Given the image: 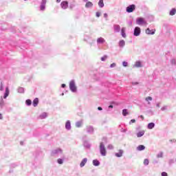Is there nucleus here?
<instances>
[{
  "mask_svg": "<svg viewBox=\"0 0 176 176\" xmlns=\"http://www.w3.org/2000/svg\"><path fill=\"white\" fill-rule=\"evenodd\" d=\"M118 45L120 47H124V46L126 45V42L124 41V40H121L120 41Z\"/></svg>",
  "mask_w": 176,
  "mask_h": 176,
  "instance_id": "28",
  "label": "nucleus"
},
{
  "mask_svg": "<svg viewBox=\"0 0 176 176\" xmlns=\"http://www.w3.org/2000/svg\"><path fill=\"white\" fill-rule=\"evenodd\" d=\"M99 151L101 156H107V148L102 142L100 143Z\"/></svg>",
  "mask_w": 176,
  "mask_h": 176,
  "instance_id": "1",
  "label": "nucleus"
},
{
  "mask_svg": "<svg viewBox=\"0 0 176 176\" xmlns=\"http://www.w3.org/2000/svg\"><path fill=\"white\" fill-rule=\"evenodd\" d=\"M176 13V9L175 8H173L170 12H169V14L170 16H174Z\"/></svg>",
  "mask_w": 176,
  "mask_h": 176,
  "instance_id": "30",
  "label": "nucleus"
},
{
  "mask_svg": "<svg viewBox=\"0 0 176 176\" xmlns=\"http://www.w3.org/2000/svg\"><path fill=\"white\" fill-rule=\"evenodd\" d=\"M167 108H168V106H164L161 108V111H167Z\"/></svg>",
  "mask_w": 176,
  "mask_h": 176,
  "instance_id": "40",
  "label": "nucleus"
},
{
  "mask_svg": "<svg viewBox=\"0 0 176 176\" xmlns=\"http://www.w3.org/2000/svg\"><path fill=\"white\" fill-rule=\"evenodd\" d=\"M47 2V0H42L40 6V10L43 12L45 9H46V3Z\"/></svg>",
  "mask_w": 176,
  "mask_h": 176,
  "instance_id": "8",
  "label": "nucleus"
},
{
  "mask_svg": "<svg viewBox=\"0 0 176 176\" xmlns=\"http://www.w3.org/2000/svg\"><path fill=\"white\" fill-rule=\"evenodd\" d=\"M86 163H87V158H84L80 164V167H85Z\"/></svg>",
  "mask_w": 176,
  "mask_h": 176,
  "instance_id": "17",
  "label": "nucleus"
},
{
  "mask_svg": "<svg viewBox=\"0 0 176 176\" xmlns=\"http://www.w3.org/2000/svg\"><path fill=\"white\" fill-rule=\"evenodd\" d=\"M92 164L94 166H95L96 167H97V166H100V161H98V160H94L92 161Z\"/></svg>",
  "mask_w": 176,
  "mask_h": 176,
  "instance_id": "24",
  "label": "nucleus"
},
{
  "mask_svg": "<svg viewBox=\"0 0 176 176\" xmlns=\"http://www.w3.org/2000/svg\"><path fill=\"white\" fill-rule=\"evenodd\" d=\"M96 17H100V16H101V12H97L96 13Z\"/></svg>",
  "mask_w": 176,
  "mask_h": 176,
  "instance_id": "46",
  "label": "nucleus"
},
{
  "mask_svg": "<svg viewBox=\"0 0 176 176\" xmlns=\"http://www.w3.org/2000/svg\"><path fill=\"white\" fill-rule=\"evenodd\" d=\"M169 141H170V142H174V143L176 142V140L175 139H172V140H170Z\"/></svg>",
  "mask_w": 176,
  "mask_h": 176,
  "instance_id": "49",
  "label": "nucleus"
},
{
  "mask_svg": "<svg viewBox=\"0 0 176 176\" xmlns=\"http://www.w3.org/2000/svg\"><path fill=\"white\" fill-rule=\"evenodd\" d=\"M18 93H24V88L20 87L18 88Z\"/></svg>",
  "mask_w": 176,
  "mask_h": 176,
  "instance_id": "36",
  "label": "nucleus"
},
{
  "mask_svg": "<svg viewBox=\"0 0 176 176\" xmlns=\"http://www.w3.org/2000/svg\"><path fill=\"white\" fill-rule=\"evenodd\" d=\"M56 2H57L58 3H60V2H61V0H56Z\"/></svg>",
  "mask_w": 176,
  "mask_h": 176,
  "instance_id": "60",
  "label": "nucleus"
},
{
  "mask_svg": "<svg viewBox=\"0 0 176 176\" xmlns=\"http://www.w3.org/2000/svg\"><path fill=\"white\" fill-rule=\"evenodd\" d=\"M85 130L88 134H94V127H93V126H87Z\"/></svg>",
  "mask_w": 176,
  "mask_h": 176,
  "instance_id": "5",
  "label": "nucleus"
},
{
  "mask_svg": "<svg viewBox=\"0 0 176 176\" xmlns=\"http://www.w3.org/2000/svg\"><path fill=\"white\" fill-rule=\"evenodd\" d=\"M84 1V2H87V1H89V0H83Z\"/></svg>",
  "mask_w": 176,
  "mask_h": 176,
  "instance_id": "62",
  "label": "nucleus"
},
{
  "mask_svg": "<svg viewBox=\"0 0 176 176\" xmlns=\"http://www.w3.org/2000/svg\"><path fill=\"white\" fill-rule=\"evenodd\" d=\"M0 91H3V84H2V82L0 84Z\"/></svg>",
  "mask_w": 176,
  "mask_h": 176,
  "instance_id": "39",
  "label": "nucleus"
},
{
  "mask_svg": "<svg viewBox=\"0 0 176 176\" xmlns=\"http://www.w3.org/2000/svg\"><path fill=\"white\" fill-rule=\"evenodd\" d=\"M155 128V123L154 122H150L148 124L147 129L148 130H152V129Z\"/></svg>",
  "mask_w": 176,
  "mask_h": 176,
  "instance_id": "21",
  "label": "nucleus"
},
{
  "mask_svg": "<svg viewBox=\"0 0 176 176\" xmlns=\"http://www.w3.org/2000/svg\"><path fill=\"white\" fill-rule=\"evenodd\" d=\"M146 101H152V97L148 96L147 98H146Z\"/></svg>",
  "mask_w": 176,
  "mask_h": 176,
  "instance_id": "43",
  "label": "nucleus"
},
{
  "mask_svg": "<svg viewBox=\"0 0 176 176\" xmlns=\"http://www.w3.org/2000/svg\"><path fill=\"white\" fill-rule=\"evenodd\" d=\"M9 87H6V92L4 94V96H3V98H8V97H9Z\"/></svg>",
  "mask_w": 176,
  "mask_h": 176,
  "instance_id": "20",
  "label": "nucleus"
},
{
  "mask_svg": "<svg viewBox=\"0 0 176 176\" xmlns=\"http://www.w3.org/2000/svg\"><path fill=\"white\" fill-rule=\"evenodd\" d=\"M83 145L86 149H90V148H91V144H90V143H89L87 141H85L83 142Z\"/></svg>",
  "mask_w": 176,
  "mask_h": 176,
  "instance_id": "16",
  "label": "nucleus"
},
{
  "mask_svg": "<svg viewBox=\"0 0 176 176\" xmlns=\"http://www.w3.org/2000/svg\"><path fill=\"white\" fill-rule=\"evenodd\" d=\"M57 163H58V164H63L64 163V160H63V159H61V158H58V159L57 160Z\"/></svg>",
  "mask_w": 176,
  "mask_h": 176,
  "instance_id": "34",
  "label": "nucleus"
},
{
  "mask_svg": "<svg viewBox=\"0 0 176 176\" xmlns=\"http://www.w3.org/2000/svg\"><path fill=\"white\" fill-rule=\"evenodd\" d=\"M59 155H63V149L60 148H55L51 152V156H59Z\"/></svg>",
  "mask_w": 176,
  "mask_h": 176,
  "instance_id": "2",
  "label": "nucleus"
},
{
  "mask_svg": "<svg viewBox=\"0 0 176 176\" xmlns=\"http://www.w3.org/2000/svg\"><path fill=\"white\" fill-rule=\"evenodd\" d=\"M156 107H157V108H160V103H157V104H156Z\"/></svg>",
  "mask_w": 176,
  "mask_h": 176,
  "instance_id": "54",
  "label": "nucleus"
},
{
  "mask_svg": "<svg viewBox=\"0 0 176 176\" xmlns=\"http://www.w3.org/2000/svg\"><path fill=\"white\" fill-rule=\"evenodd\" d=\"M123 150H119L118 153H115V156H116V157H122V156H123Z\"/></svg>",
  "mask_w": 176,
  "mask_h": 176,
  "instance_id": "18",
  "label": "nucleus"
},
{
  "mask_svg": "<svg viewBox=\"0 0 176 176\" xmlns=\"http://www.w3.org/2000/svg\"><path fill=\"white\" fill-rule=\"evenodd\" d=\"M161 175H162V176H168V175L167 173H166V172H162V173H161Z\"/></svg>",
  "mask_w": 176,
  "mask_h": 176,
  "instance_id": "45",
  "label": "nucleus"
},
{
  "mask_svg": "<svg viewBox=\"0 0 176 176\" xmlns=\"http://www.w3.org/2000/svg\"><path fill=\"white\" fill-rule=\"evenodd\" d=\"M98 111H102V107H98Z\"/></svg>",
  "mask_w": 176,
  "mask_h": 176,
  "instance_id": "53",
  "label": "nucleus"
},
{
  "mask_svg": "<svg viewBox=\"0 0 176 176\" xmlns=\"http://www.w3.org/2000/svg\"><path fill=\"white\" fill-rule=\"evenodd\" d=\"M133 68H142V63L141 61H136L133 65Z\"/></svg>",
  "mask_w": 176,
  "mask_h": 176,
  "instance_id": "9",
  "label": "nucleus"
},
{
  "mask_svg": "<svg viewBox=\"0 0 176 176\" xmlns=\"http://www.w3.org/2000/svg\"><path fill=\"white\" fill-rule=\"evenodd\" d=\"M5 107V100H3V98L1 96L0 98V109H3V107Z\"/></svg>",
  "mask_w": 176,
  "mask_h": 176,
  "instance_id": "13",
  "label": "nucleus"
},
{
  "mask_svg": "<svg viewBox=\"0 0 176 176\" xmlns=\"http://www.w3.org/2000/svg\"><path fill=\"white\" fill-rule=\"evenodd\" d=\"M141 119H142V120H144V116H140Z\"/></svg>",
  "mask_w": 176,
  "mask_h": 176,
  "instance_id": "61",
  "label": "nucleus"
},
{
  "mask_svg": "<svg viewBox=\"0 0 176 176\" xmlns=\"http://www.w3.org/2000/svg\"><path fill=\"white\" fill-rule=\"evenodd\" d=\"M122 115L123 116H127V115H129V112L127 111V109H124L122 110Z\"/></svg>",
  "mask_w": 176,
  "mask_h": 176,
  "instance_id": "32",
  "label": "nucleus"
},
{
  "mask_svg": "<svg viewBox=\"0 0 176 176\" xmlns=\"http://www.w3.org/2000/svg\"><path fill=\"white\" fill-rule=\"evenodd\" d=\"M136 23L138 25H142V24H146L145 19L142 17H139L136 19Z\"/></svg>",
  "mask_w": 176,
  "mask_h": 176,
  "instance_id": "6",
  "label": "nucleus"
},
{
  "mask_svg": "<svg viewBox=\"0 0 176 176\" xmlns=\"http://www.w3.org/2000/svg\"><path fill=\"white\" fill-rule=\"evenodd\" d=\"M121 35L122 38H126V28H122L121 29Z\"/></svg>",
  "mask_w": 176,
  "mask_h": 176,
  "instance_id": "23",
  "label": "nucleus"
},
{
  "mask_svg": "<svg viewBox=\"0 0 176 176\" xmlns=\"http://www.w3.org/2000/svg\"><path fill=\"white\" fill-rule=\"evenodd\" d=\"M108 58V56L104 55L103 57L100 58L101 61H105Z\"/></svg>",
  "mask_w": 176,
  "mask_h": 176,
  "instance_id": "38",
  "label": "nucleus"
},
{
  "mask_svg": "<svg viewBox=\"0 0 176 176\" xmlns=\"http://www.w3.org/2000/svg\"><path fill=\"white\" fill-rule=\"evenodd\" d=\"M134 10H135V4L129 5L126 8V12L127 13H133V12H134Z\"/></svg>",
  "mask_w": 176,
  "mask_h": 176,
  "instance_id": "4",
  "label": "nucleus"
},
{
  "mask_svg": "<svg viewBox=\"0 0 176 176\" xmlns=\"http://www.w3.org/2000/svg\"><path fill=\"white\" fill-rule=\"evenodd\" d=\"M148 104H151V102H148Z\"/></svg>",
  "mask_w": 176,
  "mask_h": 176,
  "instance_id": "64",
  "label": "nucleus"
},
{
  "mask_svg": "<svg viewBox=\"0 0 176 176\" xmlns=\"http://www.w3.org/2000/svg\"><path fill=\"white\" fill-rule=\"evenodd\" d=\"M128 24H129V25H133V21H129V22H128Z\"/></svg>",
  "mask_w": 176,
  "mask_h": 176,
  "instance_id": "48",
  "label": "nucleus"
},
{
  "mask_svg": "<svg viewBox=\"0 0 176 176\" xmlns=\"http://www.w3.org/2000/svg\"><path fill=\"white\" fill-rule=\"evenodd\" d=\"M20 145H24V142H20Z\"/></svg>",
  "mask_w": 176,
  "mask_h": 176,
  "instance_id": "57",
  "label": "nucleus"
},
{
  "mask_svg": "<svg viewBox=\"0 0 176 176\" xmlns=\"http://www.w3.org/2000/svg\"><path fill=\"white\" fill-rule=\"evenodd\" d=\"M62 96H64V93H62Z\"/></svg>",
  "mask_w": 176,
  "mask_h": 176,
  "instance_id": "63",
  "label": "nucleus"
},
{
  "mask_svg": "<svg viewBox=\"0 0 176 176\" xmlns=\"http://www.w3.org/2000/svg\"><path fill=\"white\" fill-rule=\"evenodd\" d=\"M131 123H135V120L134 119L131 120V121L129 122V124H131Z\"/></svg>",
  "mask_w": 176,
  "mask_h": 176,
  "instance_id": "47",
  "label": "nucleus"
},
{
  "mask_svg": "<svg viewBox=\"0 0 176 176\" xmlns=\"http://www.w3.org/2000/svg\"><path fill=\"white\" fill-rule=\"evenodd\" d=\"M171 63L173 64L174 65H175V59H173L171 60Z\"/></svg>",
  "mask_w": 176,
  "mask_h": 176,
  "instance_id": "51",
  "label": "nucleus"
},
{
  "mask_svg": "<svg viewBox=\"0 0 176 176\" xmlns=\"http://www.w3.org/2000/svg\"><path fill=\"white\" fill-rule=\"evenodd\" d=\"M171 163H174V160H169V164H171Z\"/></svg>",
  "mask_w": 176,
  "mask_h": 176,
  "instance_id": "52",
  "label": "nucleus"
},
{
  "mask_svg": "<svg viewBox=\"0 0 176 176\" xmlns=\"http://www.w3.org/2000/svg\"><path fill=\"white\" fill-rule=\"evenodd\" d=\"M144 134H145V131H139L136 135L138 137V138H140V137H142L144 135Z\"/></svg>",
  "mask_w": 176,
  "mask_h": 176,
  "instance_id": "26",
  "label": "nucleus"
},
{
  "mask_svg": "<svg viewBox=\"0 0 176 176\" xmlns=\"http://www.w3.org/2000/svg\"><path fill=\"white\" fill-rule=\"evenodd\" d=\"M141 34V28L140 27H135L133 31L134 36H140Z\"/></svg>",
  "mask_w": 176,
  "mask_h": 176,
  "instance_id": "7",
  "label": "nucleus"
},
{
  "mask_svg": "<svg viewBox=\"0 0 176 176\" xmlns=\"http://www.w3.org/2000/svg\"><path fill=\"white\" fill-rule=\"evenodd\" d=\"M109 108L111 109V108H113V105L111 104L109 106Z\"/></svg>",
  "mask_w": 176,
  "mask_h": 176,
  "instance_id": "58",
  "label": "nucleus"
},
{
  "mask_svg": "<svg viewBox=\"0 0 176 176\" xmlns=\"http://www.w3.org/2000/svg\"><path fill=\"white\" fill-rule=\"evenodd\" d=\"M46 118H47V113L43 112L39 116L38 119H46Z\"/></svg>",
  "mask_w": 176,
  "mask_h": 176,
  "instance_id": "19",
  "label": "nucleus"
},
{
  "mask_svg": "<svg viewBox=\"0 0 176 176\" xmlns=\"http://www.w3.org/2000/svg\"><path fill=\"white\" fill-rule=\"evenodd\" d=\"M60 7L62 9H67L68 8V1H62L60 3Z\"/></svg>",
  "mask_w": 176,
  "mask_h": 176,
  "instance_id": "10",
  "label": "nucleus"
},
{
  "mask_svg": "<svg viewBox=\"0 0 176 176\" xmlns=\"http://www.w3.org/2000/svg\"><path fill=\"white\" fill-rule=\"evenodd\" d=\"M85 8H87V9H89V8H93V3H91V1H87L85 4Z\"/></svg>",
  "mask_w": 176,
  "mask_h": 176,
  "instance_id": "25",
  "label": "nucleus"
},
{
  "mask_svg": "<svg viewBox=\"0 0 176 176\" xmlns=\"http://www.w3.org/2000/svg\"><path fill=\"white\" fill-rule=\"evenodd\" d=\"M123 67H127L129 65V63L126 61L122 62Z\"/></svg>",
  "mask_w": 176,
  "mask_h": 176,
  "instance_id": "41",
  "label": "nucleus"
},
{
  "mask_svg": "<svg viewBox=\"0 0 176 176\" xmlns=\"http://www.w3.org/2000/svg\"><path fill=\"white\" fill-rule=\"evenodd\" d=\"M163 155H164L163 152L161 151V152H160V153L157 155V157L158 159H160V157H163Z\"/></svg>",
  "mask_w": 176,
  "mask_h": 176,
  "instance_id": "35",
  "label": "nucleus"
},
{
  "mask_svg": "<svg viewBox=\"0 0 176 176\" xmlns=\"http://www.w3.org/2000/svg\"><path fill=\"white\" fill-rule=\"evenodd\" d=\"M65 127L66 130H67V131L71 130V129H72V126H71V121L67 120V121L66 122V123H65Z\"/></svg>",
  "mask_w": 176,
  "mask_h": 176,
  "instance_id": "12",
  "label": "nucleus"
},
{
  "mask_svg": "<svg viewBox=\"0 0 176 176\" xmlns=\"http://www.w3.org/2000/svg\"><path fill=\"white\" fill-rule=\"evenodd\" d=\"M144 166H148L149 164V160L148 159H144Z\"/></svg>",
  "mask_w": 176,
  "mask_h": 176,
  "instance_id": "37",
  "label": "nucleus"
},
{
  "mask_svg": "<svg viewBox=\"0 0 176 176\" xmlns=\"http://www.w3.org/2000/svg\"><path fill=\"white\" fill-rule=\"evenodd\" d=\"M2 119H3V116H2V114L0 113V120H2Z\"/></svg>",
  "mask_w": 176,
  "mask_h": 176,
  "instance_id": "56",
  "label": "nucleus"
},
{
  "mask_svg": "<svg viewBox=\"0 0 176 176\" xmlns=\"http://www.w3.org/2000/svg\"><path fill=\"white\" fill-rule=\"evenodd\" d=\"M155 30H151L149 28H147L146 30V34H148V35H155Z\"/></svg>",
  "mask_w": 176,
  "mask_h": 176,
  "instance_id": "11",
  "label": "nucleus"
},
{
  "mask_svg": "<svg viewBox=\"0 0 176 176\" xmlns=\"http://www.w3.org/2000/svg\"><path fill=\"white\" fill-rule=\"evenodd\" d=\"M65 86H66L65 84H62V85H61V87H62L63 89L65 88Z\"/></svg>",
  "mask_w": 176,
  "mask_h": 176,
  "instance_id": "55",
  "label": "nucleus"
},
{
  "mask_svg": "<svg viewBox=\"0 0 176 176\" xmlns=\"http://www.w3.org/2000/svg\"><path fill=\"white\" fill-rule=\"evenodd\" d=\"M25 104H26V105H28V107H30V105H31V104H32V101H31V100H30V99H28V100H26V101H25Z\"/></svg>",
  "mask_w": 176,
  "mask_h": 176,
  "instance_id": "33",
  "label": "nucleus"
},
{
  "mask_svg": "<svg viewBox=\"0 0 176 176\" xmlns=\"http://www.w3.org/2000/svg\"><path fill=\"white\" fill-rule=\"evenodd\" d=\"M137 151H145V146L144 145H139L137 148H136Z\"/></svg>",
  "mask_w": 176,
  "mask_h": 176,
  "instance_id": "27",
  "label": "nucleus"
},
{
  "mask_svg": "<svg viewBox=\"0 0 176 176\" xmlns=\"http://www.w3.org/2000/svg\"><path fill=\"white\" fill-rule=\"evenodd\" d=\"M82 124H83V122L82 121H78L76 122V127H82Z\"/></svg>",
  "mask_w": 176,
  "mask_h": 176,
  "instance_id": "29",
  "label": "nucleus"
},
{
  "mask_svg": "<svg viewBox=\"0 0 176 176\" xmlns=\"http://www.w3.org/2000/svg\"><path fill=\"white\" fill-rule=\"evenodd\" d=\"M38 104H39V99L38 98H36L33 100V107H38Z\"/></svg>",
  "mask_w": 176,
  "mask_h": 176,
  "instance_id": "22",
  "label": "nucleus"
},
{
  "mask_svg": "<svg viewBox=\"0 0 176 176\" xmlns=\"http://www.w3.org/2000/svg\"><path fill=\"white\" fill-rule=\"evenodd\" d=\"M107 148L108 149H113V146L112 144H109Z\"/></svg>",
  "mask_w": 176,
  "mask_h": 176,
  "instance_id": "44",
  "label": "nucleus"
},
{
  "mask_svg": "<svg viewBox=\"0 0 176 176\" xmlns=\"http://www.w3.org/2000/svg\"><path fill=\"white\" fill-rule=\"evenodd\" d=\"M96 42L98 44L102 45V43H105V39H104L102 37H100L97 38Z\"/></svg>",
  "mask_w": 176,
  "mask_h": 176,
  "instance_id": "14",
  "label": "nucleus"
},
{
  "mask_svg": "<svg viewBox=\"0 0 176 176\" xmlns=\"http://www.w3.org/2000/svg\"><path fill=\"white\" fill-rule=\"evenodd\" d=\"M113 30H114V32H120V25H114Z\"/></svg>",
  "mask_w": 176,
  "mask_h": 176,
  "instance_id": "15",
  "label": "nucleus"
},
{
  "mask_svg": "<svg viewBox=\"0 0 176 176\" xmlns=\"http://www.w3.org/2000/svg\"><path fill=\"white\" fill-rule=\"evenodd\" d=\"M98 6L99 8H104V0H99Z\"/></svg>",
  "mask_w": 176,
  "mask_h": 176,
  "instance_id": "31",
  "label": "nucleus"
},
{
  "mask_svg": "<svg viewBox=\"0 0 176 176\" xmlns=\"http://www.w3.org/2000/svg\"><path fill=\"white\" fill-rule=\"evenodd\" d=\"M116 67V63H113L110 65V68H115Z\"/></svg>",
  "mask_w": 176,
  "mask_h": 176,
  "instance_id": "42",
  "label": "nucleus"
},
{
  "mask_svg": "<svg viewBox=\"0 0 176 176\" xmlns=\"http://www.w3.org/2000/svg\"><path fill=\"white\" fill-rule=\"evenodd\" d=\"M132 85H138V82H132Z\"/></svg>",
  "mask_w": 176,
  "mask_h": 176,
  "instance_id": "59",
  "label": "nucleus"
},
{
  "mask_svg": "<svg viewBox=\"0 0 176 176\" xmlns=\"http://www.w3.org/2000/svg\"><path fill=\"white\" fill-rule=\"evenodd\" d=\"M69 89L72 93H76L77 88L76 85H75V80H72L69 82Z\"/></svg>",
  "mask_w": 176,
  "mask_h": 176,
  "instance_id": "3",
  "label": "nucleus"
},
{
  "mask_svg": "<svg viewBox=\"0 0 176 176\" xmlns=\"http://www.w3.org/2000/svg\"><path fill=\"white\" fill-rule=\"evenodd\" d=\"M103 16L104 17V19H107L108 18V14L104 13Z\"/></svg>",
  "mask_w": 176,
  "mask_h": 176,
  "instance_id": "50",
  "label": "nucleus"
}]
</instances>
